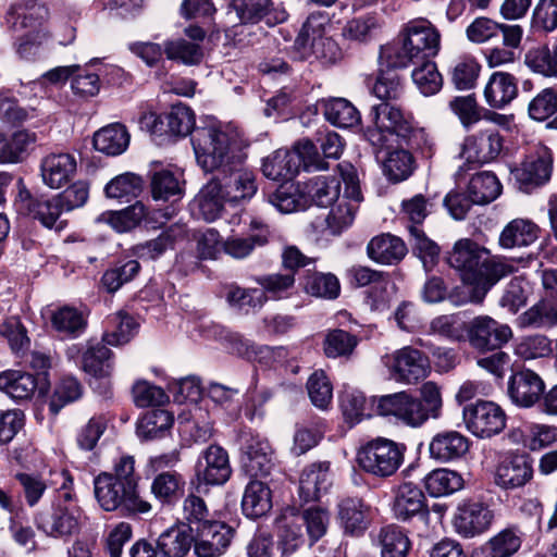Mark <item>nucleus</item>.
Instances as JSON below:
<instances>
[{
	"label": "nucleus",
	"instance_id": "obj_42",
	"mask_svg": "<svg viewBox=\"0 0 557 557\" xmlns=\"http://www.w3.org/2000/svg\"><path fill=\"white\" fill-rule=\"evenodd\" d=\"M36 389L37 381L30 373L18 370H8L0 373V391L13 399H28Z\"/></svg>",
	"mask_w": 557,
	"mask_h": 557
},
{
	"label": "nucleus",
	"instance_id": "obj_20",
	"mask_svg": "<svg viewBox=\"0 0 557 557\" xmlns=\"http://www.w3.org/2000/svg\"><path fill=\"white\" fill-rule=\"evenodd\" d=\"M233 530L223 522H205L194 536V550L198 557H220L231 544Z\"/></svg>",
	"mask_w": 557,
	"mask_h": 557
},
{
	"label": "nucleus",
	"instance_id": "obj_44",
	"mask_svg": "<svg viewBox=\"0 0 557 557\" xmlns=\"http://www.w3.org/2000/svg\"><path fill=\"white\" fill-rule=\"evenodd\" d=\"M325 119L337 127H351L359 123L360 114L345 98H330L321 101Z\"/></svg>",
	"mask_w": 557,
	"mask_h": 557
},
{
	"label": "nucleus",
	"instance_id": "obj_64",
	"mask_svg": "<svg viewBox=\"0 0 557 557\" xmlns=\"http://www.w3.org/2000/svg\"><path fill=\"white\" fill-rule=\"evenodd\" d=\"M143 190V180L134 173H124L111 180L104 188L109 198L137 197Z\"/></svg>",
	"mask_w": 557,
	"mask_h": 557
},
{
	"label": "nucleus",
	"instance_id": "obj_26",
	"mask_svg": "<svg viewBox=\"0 0 557 557\" xmlns=\"http://www.w3.org/2000/svg\"><path fill=\"white\" fill-rule=\"evenodd\" d=\"M533 475L532 463L527 455L504 459L495 471L494 481L504 490L523 486Z\"/></svg>",
	"mask_w": 557,
	"mask_h": 557
},
{
	"label": "nucleus",
	"instance_id": "obj_2",
	"mask_svg": "<svg viewBox=\"0 0 557 557\" xmlns=\"http://www.w3.org/2000/svg\"><path fill=\"white\" fill-rule=\"evenodd\" d=\"M191 145L197 163L206 172H214L221 166L243 164L247 140L232 124L222 123L213 117L202 122L191 133Z\"/></svg>",
	"mask_w": 557,
	"mask_h": 557
},
{
	"label": "nucleus",
	"instance_id": "obj_53",
	"mask_svg": "<svg viewBox=\"0 0 557 557\" xmlns=\"http://www.w3.org/2000/svg\"><path fill=\"white\" fill-rule=\"evenodd\" d=\"M341 183H343L342 177L317 176L310 182L309 194L318 206L330 207L342 198Z\"/></svg>",
	"mask_w": 557,
	"mask_h": 557
},
{
	"label": "nucleus",
	"instance_id": "obj_19",
	"mask_svg": "<svg viewBox=\"0 0 557 557\" xmlns=\"http://www.w3.org/2000/svg\"><path fill=\"white\" fill-rule=\"evenodd\" d=\"M227 21L232 24L258 23L264 21L275 25L287 18L286 11L274 2H231L226 12Z\"/></svg>",
	"mask_w": 557,
	"mask_h": 557
},
{
	"label": "nucleus",
	"instance_id": "obj_4",
	"mask_svg": "<svg viewBox=\"0 0 557 557\" xmlns=\"http://www.w3.org/2000/svg\"><path fill=\"white\" fill-rule=\"evenodd\" d=\"M55 476L54 484H60L61 491L59 499L52 504L49 511L38 515L37 525L49 536L65 539L79 531L83 511L69 491L73 485L69 472L63 470L55 473Z\"/></svg>",
	"mask_w": 557,
	"mask_h": 557
},
{
	"label": "nucleus",
	"instance_id": "obj_46",
	"mask_svg": "<svg viewBox=\"0 0 557 557\" xmlns=\"http://www.w3.org/2000/svg\"><path fill=\"white\" fill-rule=\"evenodd\" d=\"M502 193V184L492 172L473 175L468 185V195L475 205H485L495 200Z\"/></svg>",
	"mask_w": 557,
	"mask_h": 557
},
{
	"label": "nucleus",
	"instance_id": "obj_52",
	"mask_svg": "<svg viewBox=\"0 0 557 557\" xmlns=\"http://www.w3.org/2000/svg\"><path fill=\"white\" fill-rule=\"evenodd\" d=\"M376 542L381 557H406L410 547L406 534L394 525L381 529Z\"/></svg>",
	"mask_w": 557,
	"mask_h": 557
},
{
	"label": "nucleus",
	"instance_id": "obj_41",
	"mask_svg": "<svg viewBox=\"0 0 557 557\" xmlns=\"http://www.w3.org/2000/svg\"><path fill=\"white\" fill-rule=\"evenodd\" d=\"M52 39L41 22L33 30L23 35L16 44L17 54L25 60H35L50 50Z\"/></svg>",
	"mask_w": 557,
	"mask_h": 557
},
{
	"label": "nucleus",
	"instance_id": "obj_39",
	"mask_svg": "<svg viewBox=\"0 0 557 557\" xmlns=\"http://www.w3.org/2000/svg\"><path fill=\"white\" fill-rule=\"evenodd\" d=\"M539 227L531 220L515 219L510 221L499 235L503 248L529 246L537 238Z\"/></svg>",
	"mask_w": 557,
	"mask_h": 557
},
{
	"label": "nucleus",
	"instance_id": "obj_63",
	"mask_svg": "<svg viewBox=\"0 0 557 557\" xmlns=\"http://www.w3.org/2000/svg\"><path fill=\"white\" fill-rule=\"evenodd\" d=\"M52 326L60 333L71 336H78L86 326L83 314L71 307H63L51 315Z\"/></svg>",
	"mask_w": 557,
	"mask_h": 557
},
{
	"label": "nucleus",
	"instance_id": "obj_24",
	"mask_svg": "<svg viewBox=\"0 0 557 557\" xmlns=\"http://www.w3.org/2000/svg\"><path fill=\"white\" fill-rule=\"evenodd\" d=\"M503 147L499 134L487 129L466 138L459 153L468 164L485 163L498 156Z\"/></svg>",
	"mask_w": 557,
	"mask_h": 557
},
{
	"label": "nucleus",
	"instance_id": "obj_54",
	"mask_svg": "<svg viewBox=\"0 0 557 557\" xmlns=\"http://www.w3.org/2000/svg\"><path fill=\"white\" fill-rule=\"evenodd\" d=\"M112 331H107L102 342L111 346H120L128 343L137 330L136 321L123 311H119L109 318Z\"/></svg>",
	"mask_w": 557,
	"mask_h": 557
},
{
	"label": "nucleus",
	"instance_id": "obj_33",
	"mask_svg": "<svg viewBox=\"0 0 557 557\" xmlns=\"http://www.w3.org/2000/svg\"><path fill=\"white\" fill-rule=\"evenodd\" d=\"M76 161L69 153L50 154L41 163V176L46 185L60 188L75 173Z\"/></svg>",
	"mask_w": 557,
	"mask_h": 557
},
{
	"label": "nucleus",
	"instance_id": "obj_10",
	"mask_svg": "<svg viewBox=\"0 0 557 557\" xmlns=\"http://www.w3.org/2000/svg\"><path fill=\"white\" fill-rule=\"evenodd\" d=\"M388 377L396 383L413 385L431 372L429 358L412 346H404L381 358Z\"/></svg>",
	"mask_w": 557,
	"mask_h": 557
},
{
	"label": "nucleus",
	"instance_id": "obj_60",
	"mask_svg": "<svg viewBox=\"0 0 557 557\" xmlns=\"http://www.w3.org/2000/svg\"><path fill=\"white\" fill-rule=\"evenodd\" d=\"M139 270L140 264L137 260H128L123 264L108 269L101 277V285L108 293H115L124 284L132 281Z\"/></svg>",
	"mask_w": 557,
	"mask_h": 557
},
{
	"label": "nucleus",
	"instance_id": "obj_28",
	"mask_svg": "<svg viewBox=\"0 0 557 557\" xmlns=\"http://www.w3.org/2000/svg\"><path fill=\"white\" fill-rule=\"evenodd\" d=\"M407 253L405 243L389 233L374 236L367 245V256L375 263L393 265L400 262Z\"/></svg>",
	"mask_w": 557,
	"mask_h": 557
},
{
	"label": "nucleus",
	"instance_id": "obj_61",
	"mask_svg": "<svg viewBox=\"0 0 557 557\" xmlns=\"http://www.w3.org/2000/svg\"><path fill=\"white\" fill-rule=\"evenodd\" d=\"M358 344V338L339 329L330 331L323 343V350L329 358L348 357Z\"/></svg>",
	"mask_w": 557,
	"mask_h": 557
},
{
	"label": "nucleus",
	"instance_id": "obj_36",
	"mask_svg": "<svg viewBox=\"0 0 557 557\" xmlns=\"http://www.w3.org/2000/svg\"><path fill=\"white\" fill-rule=\"evenodd\" d=\"M82 369L98 379L112 374V351L102 342H88L82 356Z\"/></svg>",
	"mask_w": 557,
	"mask_h": 557
},
{
	"label": "nucleus",
	"instance_id": "obj_45",
	"mask_svg": "<svg viewBox=\"0 0 557 557\" xmlns=\"http://www.w3.org/2000/svg\"><path fill=\"white\" fill-rule=\"evenodd\" d=\"M184 478L175 471H165L157 474L151 484L150 492L161 504H172L184 492Z\"/></svg>",
	"mask_w": 557,
	"mask_h": 557
},
{
	"label": "nucleus",
	"instance_id": "obj_25",
	"mask_svg": "<svg viewBox=\"0 0 557 557\" xmlns=\"http://www.w3.org/2000/svg\"><path fill=\"white\" fill-rule=\"evenodd\" d=\"M347 274L350 282L358 287L372 285L369 292L372 309L382 310L386 307L388 301L387 286L389 285V280L385 273L364 265H354L348 269Z\"/></svg>",
	"mask_w": 557,
	"mask_h": 557
},
{
	"label": "nucleus",
	"instance_id": "obj_14",
	"mask_svg": "<svg viewBox=\"0 0 557 557\" xmlns=\"http://www.w3.org/2000/svg\"><path fill=\"white\" fill-rule=\"evenodd\" d=\"M376 412L383 417H393L411 428L421 426L426 421L423 403L407 392L379 397Z\"/></svg>",
	"mask_w": 557,
	"mask_h": 557
},
{
	"label": "nucleus",
	"instance_id": "obj_13",
	"mask_svg": "<svg viewBox=\"0 0 557 557\" xmlns=\"http://www.w3.org/2000/svg\"><path fill=\"white\" fill-rule=\"evenodd\" d=\"M462 417L468 431L481 438L496 435L506 426L504 410L493 401L479 400L467 405Z\"/></svg>",
	"mask_w": 557,
	"mask_h": 557
},
{
	"label": "nucleus",
	"instance_id": "obj_50",
	"mask_svg": "<svg viewBox=\"0 0 557 557\" xmlns=\"http://www.w3.org/2000/svg\"><path fill=\"white\" fill-rule=\"evenodd\" d=\"M384 175L393 183L408 178L413 171V158L406 149H394L386 153L382 162Z\"/></svg>",
	"mask_w": 557,
	"mask_h": 557
},
{
	"label": "nucleus",
	"instance_id": "obj_47",
	"mask_svg": "<svg viewBox=\"0 0 557 557\" xmlns=\"http://www.w3.org/2000/svg\"><path fill=\"white\" fill-rule=\"evenodd\" d=\"M524 63L535 73L557 77V37L552 46L533 48L525 53ZM557 127V119L554 121Z\"/></svg>",
	"mask_w": 557,
	"mask_h": 557
},
{
	"label": "nucleus",
	"instance_id": "obj_32",
	"mask_svg": "<svg viewBox=\"0 0 557 557\" xmlns=\"http://www.w3.org/2000/svg\"><path fill=\"white\" fill-rule=\"evenodd\" d=\"M331 485L330 462H317L304 469L299 480V497L308 503L317 500Z\"/></svg>",
	"mask_w": 557,
	"mask_h": 557
},
{
	"label": "nucleus",
	"instance_id": "obj_7",
	"mask_svg": "<svg viewBox=\"0 0 557 557\" xmlns=\"http://www.w3.org/2000/svg\"><path fill=\"white\" fill-rule=\"evenodd\" d=\"M337 168L345 188L342 198L330 206L331 210L325 219L326 227L333 235H339L352 225L363 200L355 166L348 162H342Z\"/></svg>",
	"mask_w": 557,
	"mask_h": 557
},
{
	"label": "nucleus",
	"instance_id": "obj_3",
	"mask_svg": "<svg viewBox=\"0 0 557 557\" xmlns=\"http://www.w3.org/2000/svg\"><path fill=\"white\" fill-rule=\"evenodd\" d=\"M441 34L431 22L419 18L408 22L399 34V42L381 49V58L391 66L406 67L410 63L435 57L440 51Z\"/></svg>",
	"mask_w": 557,
	"mask_h": 557
},
{
	"label": "nucleus",
	"instance_id": "obj_40",
	"mask_svg": "<svg viewBox=\"0 0 557 557\" xmlns=\"http://www.w3.org/2000/svg\"><path fill=\"white\" fill-rule=\"evenodd\" d=\"M146 215V207L138 201L123 210L106 211L97 216L96 222L108 224L117 233H124L136 227Z\"/></svg>",
	"mask_w": 557,
	"mask_h": 557
},
{
	"label": "nucleus",
	"instance_id": "obj_21",
	"mask_svg": "<svg viewBox=\"0 0 557 557\" xmlns=\"http://www.w3.org/2000/svg\"><path fill=\"white\" fill-rule=\"evenodd\" d=\"M545 389L543 379L530 369L513 373L508 381L507 393L511 401L521 408H532L539 404Z\"/></svg>",
	"mask_w": 557,
	"mask_h": 557
},
{
	"label": "nucleus",
	"instance_id": "obj_62",
	"mask_svg": "<svg viewBox=\"0 0 557 557\" xmlns=\"http://www.w3.org/2000/svg\"><path fill=\"white\" fill-rule=\"evenodd\" d=\"M226 300L236 309L249 311L260 309L267 302L268 296H265V292L259 288L231 286Z\"/></svg>",
	"mask_w": 557,
	"mask_h": 557
},
{
	"label": "nucleus",
	"instance_id": "obj_48",
	"mask_svg": "<svg viewBox=\"0 0 557 557\" xmlns=\"http://www.w3.org/2000/svg\"><path fill=\"white\" fill-rule=\"evenodd\" d=\"M276 536L281 557H290L305 544L301 523L294 517L280 520Z\"/></svg>",
	"mask_w": 557,
	"mask_h": 557
},
{
	"label": "nucleus",
	"instance_id": "obj_18",
	"mask_svg": "<svg viewBox=\"0 0 557 557\" xmlns=\"http://www.w3.org/2000/svg\"><path fill=\"white\" fill-rule=\"evenodd\" d=\"M242 468L251 478L265 476L273 468L272 449L267 440L251 434L240 437Z\"/></svg>",
	"mask_w": 557,
	"mask_h": 557
},
{
	"label": "nucleus",
	"instance_id": "obj_30",
	"mask_svg": "<svg viewBox=\"0 0 557 557\" xmlns=\"http://www.w3.org/2000/svg\"><path fill=\"white\" fill-rule=\"evenodd\" d=\"M393 512L401 521L425 513V496L421 488L411 482L400 484L395 491Z\"/></svg>",
	"mask_w": 557,
	"mask_h": 557
},
{
	"label": "nucleus",
	"instance_id": "obj_17",
	"mask_svg": "<svg viewBox=\"0 0 557 557\" xmlns=\"http://www.w3.org/2000/svg\"><path fill=\"white\" fill-rule=\"evenodd\" d=\"M494 520L493 511L483 503L463 500L458 504L453 518L455 531L465 539L486 532Z\"/></svg>",
	"mask_w": 557,
	"mask_h": 557
},
{
	"label": "nucleus",
	"instance_id": "obj_31",
	"mask_svg": "<svg viewBox=\"0 0 557 557\" xmlns=\"http://www.w3.org/2000/svg\"><path fill=\"white\" fill-rule=\"evenodd\" d=\"M193 543L191 528L184 523L170 527L157 539V547L162 557H186Z\"/></svg>",
	"mask_w": 557,
	"mask_h": 557
},
{
	"label": "nucleus",
	"instance_id": "obj_12",
	"mask_svg": "<svg viewBox=\"0 0 557 557\" xmlns=\"http://www.w3.org/2000/svg\"><path fill=\"white\" fill-rule=\"evenodd\" d=\"M242 164H230L216 169L213 176L221 190L224 193L227 203L243 205L252 199L258 191L256 174Z\"/></svg>",
	"mask_w": 557,
	"mask_h": 557
},
{
	"label": "nucleus",
	"instance_id": "obj_38",
	"mask_svg": "<svg viewBox=\"0 0 557 557\" xmlns=\"http://www.w3.org/2000/svg\"><path fill=\"white\" fill-rule=\"evenodd\" d=\"M242 508L248 518L264 516L272 508L270 488L261 481H250L243 495Z\"/></svg>",
	"mask_w": 557,
	"mask_h": 557
},
{
	"label": "nucleus",
	"instance_id": "obj_1",
	"mask_svg": "<svg viewBox=\"0 0 557 557\" xmlns=\"http://www.w3.org/2000/svg\"><path fill=\"white\" fill-rule=\"evenodd\" d=\"M448 264L459 272L468 296L457 300L449 296L454 305L467 301L480 302L487 290L510 272L509 267L490 259L488 251L471 239L462 238L455 243L447 257Z\"/></svg>",
	"mask_w": 557,
	"mask_h": 557
},
{
	"label": "nucleus",
	"instance_id": "obj_34",
	"mask_svg": "<svg viewBox=\"0 0 557 557\" xmlns=\"http://www.w3.org/2000/svg\"><path fill=\"white\" fill-rule=\"evenodd\" d=\"M298 159L288 149H277L262 160V174L272 181H288L299 171Z\"/></svg>",
	"mask_w": 557,
	"mask_h": 557
},
{
	"label": "nucleus",
	"instance_id": "obj_37",
	"mask_svg": "<svg viewBox=\"0 0 557 557\" xmlns=\"http://www.w3.org/2000/svg\"><path fill=\"white\" fill-rule=\"evenodd\" d=\"M129 138L131 136L123 124L113 123L95 133L94 147L108 156H117L126 150Z\"/></svg>",
	"mask_w": 557,
	"mask_h": 557
},
{
	"label": "nucleus",
	"instance_id": "obj_51",
	"mask_svg": "<svg viewBox=\"0 0 557 557\" xmlns=\"http://www.w3.org/2000/svg\"><path fill=\"white\" fill-rule=\"evenodd\" d=\"M462 478L448 469H436L424 479V485L431 496L440 497L453 494L462 487Z\"/></svg>",
	"mask_w": 557,
	"mask_h": 557
},
{
	"label": "nucleus",
	"instance_id": "obj_27",
	"mask_svg": "<svg viewBox=\"0 0 557 557\" xmlns=\"http://www.w3.org/2000/svg\"><path fill=\"white\" fill-rule=\"evenodd\" d=\"M469 450V440L457 431H443L436 433L430 444L431 458L440 462H449L465 456Z\"/></svg>",
	"mask_w": 557,
	"mask_h": 557
},
{
	"label": "nucleus",
	"instance_id": "obj_49",
	"mask_svg": "<svg viewBox=\"0 0 557 557\" xmlns=\"http://www.w3.org/2000/svg\"><path fill=\"white\" fill-rule=\"evenodd\" d=\"M522 533L505 529L491 537L484 546V557H512L521 547Z\"/></svg>",
	"mask_w": 557,
	"mask_h": 557
},
{
	"label": "nucleus",
	"instance_id": "obj_56",
	"mask_svg": "<svg viewBox=\"0 0 557 557\" xmlns=\"http://www.w3.org/2000/svg\"><path fill=\"white\" fill-rule=\"evenodd\" d=\"M468 325L458 314H443L430 322V334L440 335L451 342L466 339Z\"/></svg>",
	"mask_w": 557,
	"mask_h": 557
},
{
	"label": "nucleus",
	"instance_id": "obj_22",
	"mask_svg": "<svg viewBox=\"0 0 557 557\" xmlns=\"http://www.w3.org/2000/svg\"><path fill=\"white\" fill-rule=\"evenodd\" d=\"M271 237L270 227L259 220H251L246 235H231L224 239L223 252L236 260H243L260 247H264Z\"/></svg>",
	"mask_w": 557,
	"mask_h": 557
},
{
	"label": "nucleus",
	"instance_id": "obj_23",
	"mask_svg": "<svg viewBox=\"0 0 557 557\" xmlns=\"http://www.w3.org/2000/svg\"><path fill=\"white\" fill-rule=\"evenodd\" d=\"M232 473L228 455L224 448L209 446L197 463V478L207 485H223Z\"/></svg>",
	"mask_w": 557,
	"mask_h": 557
},
{
	"label": "nucleus",
	"instance_id": "obj_5",
	"mask_svg": "<svg viewBox=\"0 0 557 557\" xmlns=\"http://www.w3.org/2000/svg\"><path fill=\"white\" fill-rule=\"evenodd\" d=\"M370 119L372 126L367 128L364 136L373 146H384L387 137L393 135L413 146L418 144L417 139L424 135L423 129L414 127L411 115L391 101L373 106Z\"/></svg>",
	"mask_w": 557,
	"mask_h": 557
},
{
	"label": "nucleus",
	"instance_id": "obj_35",
	"mask_svg": "<svg viewBox=\"0 0 557 557\" xmlns=\"http://www.w3.org/2000/svg\"><path fill=\"white\" fill-rule=\"evenodd\" d=\"M338 521L346 534L361 535L369 525L368 509L360 499L345 498L338 504Z\"/></svg>",
	"mask_w": 557,
	"mask_h": 557
},
{
	"label": "nucleus",
	"instance_id": "obj_8",
	"mask_svg": "<svg viewBox=\"0 0 557 557\" xmlns=\"http://www.w3.org/2000/svg\"><path fill=\"white\" fill-rule=\"evenodd\" d=\"M406 446L389 438L377 437L359 448L357 462L360 469L375 478H388L404 462Z\"/></svg>",
	"mask_w": 557,
	"mask_h": 557
},
{
	"label": "nucleus",
	"instance_id": "obj_43",
	"mask_svg": "<svg viewBox=\"0 0 557 557\" xmlns=\"http://www.w3.org/2000/svg\"><path fill=\"white\" fill-rule=\"evenodd\" d=\"M195 203L199 214L208 222H212L221 216L224 205L227 203L221 186L212 177L199 191Z\"/></svg>",
	"mask_w": 557,
	"mask_h": 557
},
{
	"label": "nucleus",
	"instance_id": "obj_9",
	"mask_svg": "<svg viewBox=\"0 0 557 557\" xmlns=\"http://www.w3.org/2000/svg\"><path fill=\"white\" fill-rule=\"evenodd\" d=\"M329 21L323 15H310L302 25L295 47L302 57L314 55L324 64H333L342 59V50L338 45L326 36Z\"/></svg>",
	"mask_w": 557,
	"mask_h": 557
},
{
	"label": "nucleus",
	"instance_id": "obj_58",
	"mask_svg": "<svg viewBox=\"0 0 557 557\" xmlns=\"http://www.w3.org/2000/svg\"><path fill=\"white\" fill-rule=\"evenodd\" d=\"M412 81L424 96L435 95L443 85V78L436 64L430 60H423L422 64L411 73Z\"/></svg>",
	"mask_w": 557,
	"mask_h": 557
},
{
	"label": "nucleus",
	"instance_id": "obj_57",
	"mask_svg": "<svg viewBox=\"0 0 557 557\" xmlns=\"http://www.w3.org/2000/svg\"><path fill=\"white\" fill-rule=\"evenodd\" d=\"M307 392L312 405L321 410H325L332 404L333 385L324 371L317 370L308 379Z\"/></svg>",
	"mask_w": 557,
	"mask_h": 557
},
{
	"label": "nucleus",
	"instance_id": "obj_29",
	"mask_svg": "<svg viewBox=\"0 0 557 557\" xmlns=\"http://www.w3.org/2000/svg\"><path fill=\"white\" fill-rule=\"evenodd\" d=\"M483 94L491 108L503 109L518 95L517 78L508 72H494L488 77Z\"/></svg>",
	"mask_w": 557,
	"mask_h": 557
},
{
	"label": "nucleus",
	"instance_id": "obj_15",
	"mask_svg": "<svg viewBox=\"0 0 557 557\" xmlns=\"http://www.w3.org/2000/svg\"><path fill=\"white\" fill-rule=\"evenodd\" d=\"M553 171V156L548 148L539 147L528 154L520 166L511 171L518 187L524 193H530L546 184Z\"/></svg>",
	"mask_w": 557,
	"mask_h": 557
},
{
	"label": "nucleus",
	"instance_id": "obj_16",
	"mask_svg": "<svg viewBox=\"0 0 557 557\" xmlns=\"http://www.w3.org/2000/svg\"><path fill=\"white\" fill-rule=\"evenodd\" d=\"M511 336V329L507 324L499 323L487 315L476 317L468 324L467 338L479 351L500 348Z\"/></svg>",
	"mask_w": 557,
	"mask_h": 557
},
{
	"label": "nucleus",
	"instance_id": "obj_55",
	"mask_svg": "<svg viewBox=\"0 0 557 557\" xmlns=\"http://www.w3.org/2000/svg\"><path fill=\"white\" fill-rule=\"evenodd\" d=\"M28 213L40 221L48 228H61V222L58 224L60 214L63 212L57 196L52 199H33L26 200Z\"/></svg>",
	"mask_w": 557,
	"mask_h": 557
},
{
	"label": "nucleus",
	"instance_id": "obj_6",
	"mask_svg": "<svg viewBox=\"0 0 557 557\" xmlns=\"http://www.w3.org/2000/svg\"><path fill=\"white\" fill-rule=\"evenodd\" d=\"M94 496L99 507L107 512L128 516L148 513L152 509L151 504L141 498L139 492L113 481L112 475L106 472L94 478Z\"/></svg>",
	"mask_w": 557,
	"mask_h": 557
},
{
	"label": "nucleus",
	"instance_id": "obj_11",
	"mask_svg": "<svg viewBox=\"0 0 557 557\" xmlns=\"http://www.w3.org/2000/svg\"><path fill=\"white\" fill-rule=\"evenodd\" d=\"M540 276L543 297L521 314L520 324L524 327L543 329L557 324V269H544Z\"/></svg>",
	"mask_w": 557,
	"mask_h": 557
},
{
	"label": "nucleus",
	"instance_id": "obj_59",
	"mask_svg": "<svg viewBox=\"0 0 557 557\" xmlns=\"http://www.w3.org/2000/svg\"><path fill=\"white\" fill-rule=\"evenodd\" d=\"M172 424V414L166 410L157 409L143 416L137 426V433L144 438L152 440L168 431Z\"/></svg>",
	"mask_w": 557,
	"mask_h": 557
}]
</instances>
